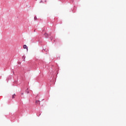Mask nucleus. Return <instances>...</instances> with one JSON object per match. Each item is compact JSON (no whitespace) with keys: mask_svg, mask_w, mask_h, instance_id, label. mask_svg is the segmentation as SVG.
<instances>
[{"mask_svg":"<svg viewBox=\"0 0 126 126\" xmlns=\"http://www.w3.org/2000/svg\"><path fill=\"white\" fill-rule=\"evenodd\" d=\"M15 96H16V95H15V94H14L12 96V99H14V98H15Z\"/></svg>","mask_w":126,"mask_h":126,"instance_id":"obj_4","label":"nucleus"},{"mask_svg":"<svg viewBox=\"0 0 126 126\" xmlns=\"http://www.w3.org/2000/svg\"><path fill=\"white\" fill-rule=\"evenodd\" d=\"M44 36L45 37V38H48L49 37V34H48V33H44Z\"/></svg>","mask_w":126,"mask_h":126,"instance_id":"obj_2","label":"nucleus"},{"mask_svg":"<svg viewBox=\"0 0 126 126\" xmlns=\"http://www.w3.org/2000/svg\"><path fill=\"white\" fill-rule=\"evenodd\" d=\"M23 48L24 49H26L27 52H28V47L26 45H23Z\"/></svg>","mask_w":126,"mask_h":126,"instance_id":"obj_1","label":"nucleus"},{"mask_svg":"<svg viewBox=\"0 0 126 126\" xmlns=\"http://www.w3.org/2000/svg\"><path fill=\"white\" fill-rule=\"evenodd\" d=\"M34 19H37V17H34Z\"/></svg>","mask_w":126,"mask_h":126,"instance_id":"obj_5","label":"nucleus"},{"mask_svg":"<svg viewBox=\"0 0 126 126\" xmlns=\"http://www.w3.org/2000/svg\"><path fill=\"white\" fill-rule=\"evenodd\" d=\"M35 103L37 105H40V101H39V100H36Z\"/></svg>","mask_w":126,"mask_h":126,"instance_id":"obj_3","label":"nucleus"},{"mask_svg":"<svg viewBox=\"0 0 126 126\" xmlns=\"http://www.w3.org/2000/svg\"><path fill=\"white\" fill-rule=\"evenodd\" d=\"M35 31H36V30H34V32H35Z\"/></svg>","mask_w":126,"mask_h":126,"instance_id":"obj_6","label":"nucleus"}]
</instances>
